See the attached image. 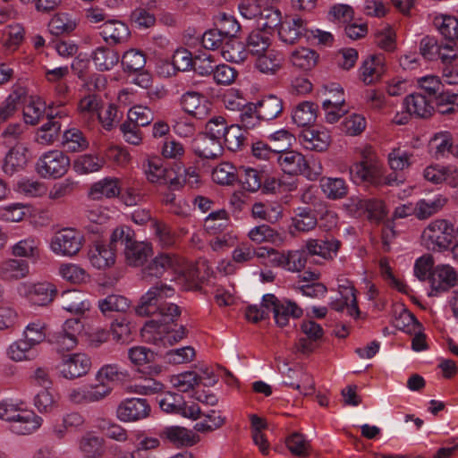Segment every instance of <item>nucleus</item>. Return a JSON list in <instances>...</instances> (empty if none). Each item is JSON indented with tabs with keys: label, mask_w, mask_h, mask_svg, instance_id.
<instances>
[{
	"label": "nucleus",
	"mask_w": 458,
	"mask_h": 458,
	"mask_svg": "<svg viewBox=\"0 0 458 458\" xmlns=\"http://www.w3.org/2000/svg\"><path fill=\"white\" fill-rule=\"evenodd\" d=\"M121 193L119 179L113 177H105L94 182L89 191V196L92 199H101L102 198H114Z\"/></svg>",
	"instance_id": "obj_33"
},
{
	"label": "nucleus",
	"mask_w": 458,
	"mask_h": 458,
	"mask_svg": "<svg viewBox=\"0 0 458 458\" xmlns=\"http://www.w3.org/2000/svg\"><path fill=\"white\" fill-rule=\"evenodd\" d=\"M453 136L449 131L436 133L430 140V148L435 149L436 158H441L449 155Z\"/></svg>",
	"instance_id": "obj_59"
},
{
	"label": "nucleus",
	"mask_w": 458,
	"mask_h": 458,
	"mask_svg": "<svg viewBox=\"0 0 458 458\" xmlns=\"http://www.w3.org/2000/svg\"><path fill=\"white\" fill-rule=\"evenodd\" d=\"M244 44L247 55L250 54L251 55L257 56L270 49L271 39L266 31L254 30L249 34Z\"/></svg>",
	"instance_id": "obj_38"
},
{
	"label": "nucleus",
	"mask_w": 458,
	"mask_h": 458,
	"mask_svg": "<svg viewBox=\"0 0 458 458\" xmlns=\"http://www.w3.org/2000/svg\"><path fill=\"white\" fill-rule=\"evenodd\" d=\"M82 327L80 318L66 319L60 328L49 335L48 341L58 352H69L78 344Z\"/></svg>",
	"instance_id": "obj_7"
},
{
	"label": "nucleus",
	"mask_w": 458,
	"mask_h": 458,
	"mask_svg": "<svg viewBox=\"0 0 458 458\" xmlns=\"http://www.w3.org/2000/svg\"><path fill=\"white\" fill-rule=\"evenodd\" d=\"M457 236L454 225L445 219L431 222L422 232L421 239L425 246L431 250L448 249Z\"/></svg>",
	"instance_id": "obj_4"
},
{
	"label": "nucleus",
	"mask_w": 458,
	"mask_h": 458,
	"mask_svg": "<svg viewBox=\"0 0 458 458\" xmlns=\"http://www.w3.org/2000/svg\"><path fill=\"white\" fill-rule=\"evenodd\" d=\"M411 154L401 148H394L388 154V164L394 172L386 176L387 184L398 185L404 182L403 175L399 174L397 172H402L408 168L411 164Z\"/></svg>",
	"instance_id": "obj_24"
},
{
	"label": "nucleus",
	"mask_w": 458,
	"mask_h": 458,
	"mask_svg": "<svg viewBox=\"0 0 458 458\" xmlns=\"http://www.w3.org/2000/svg\"><path fill=\"white\" fill-rule=\"evenodd\" d=\"M117 243L109 244L95 242L90 247L88 257L90 264L97 269H106L115 263V248Z\"/></svg>",
	"instance_id": "obj_20"
},
{
	"label": "nucleus",
	"mask_w": 458,
	"mask_h": 458,
	"mask_svg": "<svg viewBox=\"0 0 458 458\" xmlns=\"http://www.w3.org/2000/svg\"><path fill=\"white\" fill-rule=\"evenodd\" d=\"M248 135V131L238 124H231L228 126L222 144H225L227 149L233 152L242 150L249 145Z\"/></svg>",
	"instance_id": "obj_37"
},
{
	"label": "nucleus",
	"mask_w": 458,
	"mask_h": 458,
	"mask_svg": "<svg viewBox=\"0 0 458 458\" xmlns=\"http://www.w3.org/2000/svg\"><path fill=\"white\" fill-rule=\"evenodd\" d=\"M192 148L201 159H216L224 153V146L205 133H199L193 140Z\"/></svg>",
	"instance_id": "obj_26"
},
{
	"label": "nucleus",
	"mask_w": 458,
	"mask_h": 458,
	"mask_svg": "<svg viewBox=\"0 0 458 458\" xmlns=\"http://www.w3.org/2000/svg\"><path fill=\"white\" fill-rule=\"evenodd\" d=\"M150 411V405L146 399L127 398L118 405L116 414L121 421L131 422L147 418Z\"/></svg>",
	"instance_id": "obj_16"
},
{
	"label": "nucleus",
	"mask_w": 458,
	"mask_h": 458,
	"mask_svg": "<svg viewBox=\"0 0 458 458\" xmlns=\"http://www.w3.org/2000/svg\"><path fill=\"white\" fill-rule=\"evenodd\" d=\"M104 164V158L98 155L83 154L73 162V169L80 174H87L99 171Z\"/></svg>",
	"instance_id": "obj_51"
},
{
	"label": "nucleus",
	"mask_w": 458,
	"mask_h": 458,
	"mask_svg": "<svg viewBox=\"0 0 458 458\" xmlns=\"http://www.w3.org/2000/svg\"><path fill=\"white\" fill-rule=\"evenodd\" d=\"M242 188L250 192H256L262 187L264 171L249 166L238 168V180Z\"/></svg>",
	"instance_id": "obj_35"
},
{
	"label": "nucleus",
	"mask_w": 458,
	"mask_h": 458,
	"mask_svg": "<svg viewBox=\"0 0 458 458\" xmlns=\"http://www.w3.org/2000/svg\"><path fill=\"white\" fill-rule=\"evenodd\" d=\"M403 109L408 111L415 118H428L434 113V102L427 96L414 92L406 96L403 101Z\"/></svg>",
	"instance_id": "obj_25"
},
{
	"label": "nucleus",
	"mask_w": 458,
	"mask_h": 458,
	"mask_svg": "<svg viewBox=\"0 0 458 458\" xmlns=\"http://www.w3.org/2000/svg\"><path fill=\"white\" fill-rule=\"evenodd\" d=\"M21 293L32 305L46 306L54 300L57 291L53 284L43 282L24 284Z\"/></svg>",
	"instance_id": "obj_21"
},
{
	"label": "nucleus",
	"mask_w": 458,
	"mask_h": 458,
	"mask_svg": "<svg viewBox=\"0 0 458 458\" xmlns=\"http://www.w3.org/2000/svg\"><path fill=\"white\" fill-rule=\"evenodd\" d=\"M127 120L137 126L145 127L154 120V114L148 106H134L129 109Z\"/></svg>",
	"instance_id": "obj_64"
},
{
	"label": "nucleus",
	"mask_w": 458,
	"mask_h": 458,
	"mask_svg": "<svg viewBox=\"0 0 458 458\" xmlns=\"http://www.w3.org/2000/svg\"><path fill=\"white\" fill-rule=\"evenodd\" d=\"M298 140L305 149L323 152L328 148L331 136L325 129L305 128L298 135Z\"/></svg>",
	"instance_id": "obj_22"
},
{
	"label": "nucleus",
	"mask_w": 458,
	"mask_h": 458,
	"mask_svg": "<svg viewBox=\"0 0 458 458\" xmlns=\"http://www.w3.org/2000/svg\"><path fill=\"white\" fill-rule=\"evenodd\" d=\"M277 163L282 171L289 175L303 174L312 179L310 174V166L305 157L295 150L276 151Z\"/></svg>",
	"instance_id": "obj_14"
},
{
	"label": "nucleus",
	"mask_w": 458,
	"mask_h": 458,
	"mask_svg": "<svg viewBox=\"0 0 458 458\" xmlns=\"http://www.w3.org/2000/svg\"><path fill=\"white\" fill-rule=\"evenodd\" d=\"M0 419L11 422V431L17 435H30L42 424V418L27 410L22 402L5 399L0 402Z\"/></svg>",
	"instance_id": "obj_2"
},
{
	"label": "nucleus",
	"mask_w": 458,
	"mask_h": 458,
	"mask_svg": "<svg viewBox=\"0 0 458 458\" xmlns=\"http://www.w3.org/2000/svg\"><path fill=\"white\" fill-rule=\"evenodd\" d=\"M111 242L123 246L125 262L130 267H141L153 253L151 243L136 241L134 231L126 225L114 230Z\"/></svg>",
	"instance_id": "obj_3"
},
{
	"label": "nucleus",
	"mask_w": 458,
	"mask_h": 458,
	"mask_svg": "<svg viewBox=\"0 0 458 458\" xmlns=\"http://www.w3.org/2000/svg\"><path fill=\"white\" fill-rule=\"evenodd\" d=\"M91 367L90 358L82 352L64 355L57 364L59 374L66 379L85 376Z\"/></svg>",
	"instance_id": "obj_11"
},
{
	"label": "nucleus",
	"mask_w": 458,
	"mask_h": 458,
	"mask_svg": "<svg viewBox=\"0 0 458 458\" xmlns=\"http://www.w3.org/2000/svg\"><path fill=\"white\" fill-rule=\"evenodd\" d=\"M447 203V199L438 194L432 199H420L417 205V218L423 220L439 212Z\"/></svg>",
	"instance_id": "obj_49"
},
{
	"label": "nucleus",
	"mask_w": 458,
	"mask_h": 458,
	"mask_svg": "<svg viewBox=\"0 0 458 458\" xmlns=\"http://www.w3.org/2000/svg\"><path fill=\"white\" fill-rule=\"evenodd\" d=\"M71 162L69 157L61 150H49L42 154L36 163V170L43 178L57 179L64 176Z\"/></svg>",
	"instance_id": "obj_6"
},
{
	"label": "nucleus",
	"mask_w": 458,
	"mask_h": 458,
	"mask_svg": "<svg viewBox=\"0 0 458 458\" xmlns=\"http://www.w3.org/2000/svg\"><path fill=\"white\" fill-rule=\"evenodd\" d=\"M157 353L151 349L137 345L128 350V359L140 372L148 376H157L162 372L163 367L155 363Z\"/></svg>",
	"instance_id": "obj_12"
},
{
	"label": "nucleus",
	"mask_w": 458,
	"mask_h": 458,
	"mask_svg": "<svg viewBox=\"0 0 458 458\" xmlns=\"http://www.w3.org/2000/svg\"><path fill=\"white\" fill-rule=\"evenodd\" d=\"M120 61L124 72H138L146 65V55L141 50L131 48L123 53Z\"/></svg>",
	"instance_id": "obj_47"
},
{
	"label": "nucleus",
	"mask_w": 458,
	"mask_h": 458,
	"mask_svg": "<svg viewBox=\"0 0 458 458\" xmlns=\"http://www.w3.org/2000/svg\"><path fill=\"white\" fill-rule=\"evenodd\" d=\"M277 32L280 40L287 45H294L301 38H310L306 22L300 17H290L281 21Z\"/></svg>",
	"instance_id": "obj_17"
},
{
	"label": "nucleus",
	"mask_w": 458,
	"mask_h": 458,
	"mask_svg": "<svg viewBox=\"0 0 458 458\" xmlns=\"http://www.w3.org/2000/svg\"><path fill=\"white\" fill-rule=\"evenodd\" d=\"M452 44L439 42L434 37H424L420 43V53L429 62L440 61L442 64H451L457 60V49Z\"/></svg>",
	"instance_id": "obj_9"
},
{
	"label": "nucleus",
	"mask_w": 458,
	"mask_h": 458,
	"mask_svg": "<svg viewBox=\"0 0 458 458\" xmlns=\"http://www.w3.org/2000/svg\"><path fill=\"white\" fill-rule=\"evenodd\" d=\"M290 59L293 66L303 71H310L317 64L318 55L312 49L301 47L293 51Z\"/></svg>",
	"instance_id": "obj_52"
},
{
	"label": "nucleus",
	"mask_w": 458,
	"mask_h": 458,
	"mask_svg": "<svg viewBox=\"0 0 458 458\" xmlns=\"http://www.w3.org/2000/svg\"><path fill=\"white\" fill-rule=\"evenodd\" d=\"M350 176L356 184L368 183L376 185L380 182L381 171L376 162L362 160L350 167Z\"/></svg>",
	"instance_id": "obj_23"
},
{
	"label": "nucleus",
	"mask_w": 458,
	"mask_h": 458,
	"mask_svg": "<svg viewBox=\"0 0 458 458\" xmlns=\"http://www.w3.org/2000/svg\"><path fill=\"white\" fill-rule=\"evenodd\" d=\"M180 265L178 256L170 252L157 255L143 269L142 278L151 280L161 277L169 269H175Z\"/></svg>",
	"instance_id": "obj_18"
},
{
	"label": "nucleus",
	"mask_w": 458,
	"mask_h": 458,
	"mask_svg": "<svg viewBox=\"0 0 458 458\" xmlns=\"http://www.w3.org/2000/svg\"><path fill=\"white\" fill-rule=\"evenodd\" d=\"M98 29L99 36L109 47L123 44L131 36L129 27L119 20L106 21Z\"/></svg>",
	"instance_id": "obj_19"
},
{
	"label": "nucleus",
	"mask_w": 458,
	"mask_h": 458,
	"mask_svg": "<svg viewBox=\"0 0 458 458\" xmlns=\"http://www.w3.org/2000/svg\"><path fill=\"white\" fill-rule=\"evenodd\" d=\"M182 109L192 117L203 120L211 112L212 103L202 94L196 91H187L180 98Z\"/></svg>",
	"instance_id": "obj_15"
},
{
	"label": "nucleus",
	"mask_w": 458,
	"mask_h": 458,
	"mask_svg": "<svg viewBox=\"0 0 458 458\" xmlns=\"http://www.w3.org/2000/svg\"><path fill=\"white\" fill-rule=\"evenodd\" d=\"M83 234L77 229L66 227L59 230L51 239V250L58 255L72 257L81 249Z\"/></svg>",
	"instance_id": "obj_8"
},
{
	"label": "nucleus",
	"mask_w": 458,
	"mask_h": 458,
	"mask_svg": "<svg viewBox=\"0 0 458 458\" xmlns=\"http://www.w3.org/2000/svg\"><path fill=\"white\" fill-rule=\"evenodd\" d=\"M428 283L429 296H437L458 285V272L450 265L438 264L429 273Z\"/></svg>",
	"instance_id": "obj_10"
},
{
	"label": "nucleus",
	"mask_w": 458,
	"mask_h": 458,
	"mask_svg": "<svg viewBox=\"0 0 458 458\" xmlns=\"http://www.w3.org/2000/svg\"><path fill=\"white\" fill-rule=\"evenodd\" d=\"M435 24L446 40L445 44H452V47L456 48L455 40L458 39V20L454 16L443 15L435 19Z\"/></svg>",
	"instance_id": "obj_45"
},
{
	"label": "nucleus",
	"mask_w": 458,
	"mask_h": 458,
	"mask_svg": "<svg viewBox=\"0 0 458 458\" xmlns=\"http://www.w3.org/2000/svg\"><path fill=\"white\" fill-rule=\"evenodd\" d=\"M418 93L427 96V98L434 102V100L445 93L444 84L438 76L426 75L417 80Z\"/></svg>",
	"instance_id": "obj_40"
},
{
	"label": "nucleus",
	"mask_w": 458,
	"mask_h": 458,
	"mask_svg": "<svg viewBox=\"0 0 458 458\" xmlns=\"http://www.w3.org/2000/svg\"><path fill=\"white\" fill-rule=\"evenodd\" d=\"M174 289L162 282L157 283L141 296L135 312L140 317L154 316L147 321L142 329L143 339L157 346H172L186 337L187 329L175 321L181 315L179 306L165 302V299L174 296Z\"/></svg>",
	"instance_id": "obj_1"
},
{
	"label": "nucleus",
	"mask_w": 458,
	"mask_h": 458,
	"mask_svg": "<svg viewBox=\"0 0 458 458\" xmlns=\"http://www.w3.org/2000/svg\"><path fill=\"white\" fill-rule=\"evenodd\" d=\"M91 58L95 68L99 72L111 71L120 62L117 51L107 46L98 47L92 51Z\"/></svg>",
	"instance_id": "obj_32"
},
{
	"label": "nucleus",
	"mask_w": 458,
	"mask_h": 458,
	"mask_svg": "<svg viewBox=\"0 0 458 458\" xmlns=\"http://www.w3.org/2000/svg\"><path fill=\"white\" fill-rule=\"evenodd\" d=\"M308 254L304 250H291L285 251L284 270L289 272L301 271L307 263Z\"/></svg>",
	"instance_id": "obj_63"
},
{
	"label": "nucleus",
	"mask_w": 458,
	"mask_h": 458,
	"mask_svg": "<svg viewBox=\"0 0 458 458\" xmlns=\"http://www.w3.org/2000/svg\"><path fill=\"white\" fill-rule=\"evenodd\" d=\"M29 273V266L25 260L9 259L0 267V277L5 281L18 280Z\"/></svg>",
	"instance_id": "obj_46"
},
{
	"label": "nucleus",
	"mask_w": 458,
	"mask_h": 458,
	"mask_svg": "<svg viewBox=\"0 0 458 458\" xmlns=\"http://www.w3.org/2000/svg\"><path fill=\"white\" fill-rule=\"evenodd\" d=\"M255 106L259 114V118L264 122H270L278 118L284 111V101L276 95L263 96Z\"/></svg>",
	"instance_id": "obj_28"
},
{
	"label": "nucleus",
	"mask_w": 458,
	"mask_h": 458,
	"mask_svg": "<svg viewBox=\"0 0 458 458\" xmlns=\"http://www.w3.org/2000/svg\"><path fill=\"white\" fill-rule=\"evenodd\" d=\"M317 225L318 219L314 210L310 208H298L292 218L291 227L297 232L307 233L313 230Z\"/></svg>",
	"instance_id": "obj_43"
},
{
	"label": "nucleus",
	"mask_w": 458,
	"mask_h": 458,
	"mask_svg": "<svg viewBox=\"0 0 458 458\" xmlns=\"http://www.w3.org/2000/svg\"><path fill=\"white\" fill-rule=\"evenodd\" d=\"M256 57L255 67L263 73H275L283 61L282 55L275 49H268Z\"/></svg>",
	"instance_id": "obj_44"
},
{
	"label": "nucleus",
	"mask_w": 458,
	"mask_h": 458,
	"mask_svg": "<svg viewBox=\"0 0 458 458\" xmlns=\"http://www.w3.org/2000/svg\"><path fill=\"white\" fill-rule=\"evenodd\" d=\"M263 120L259 118L258 109L253 103H249L244 106L240 112L239 115V126L244 131L253 130L258 127Z\"/></svg>",
	"instance_id": "obj_58"
},
{
	"label": "nucleus",
	"mask_w": 458,
	"mask_h": 458,
	"mask_svg": "<svg viewBox=\"0 0 458 458\" xmlns=\"http://www.w3.org/2000/svg\"><path fill=\"white\" fill-rule=\"evenodd\" d=\"M130 307L127 298L122 295L111 294L98 301V308L104 315L111 312H125Z\"/></svg>",
	"instance_id": "obj_56"
},
{
	"label": "nucleus",
	"mask_w": 458,
	"mask_h": 458,
	"mask_svg": "<svg viewBox=\"0 0 458 458\" xmlns=\"http://www.w3.org/2000/svg\"><path fill=\"white\" fill-rule=\"evenodd\" d=\"M143 170L149 182L162 185L165 183V176L170 169L164 165L161 158L153 157L143 164Z\"/></svg>",
	"instance_id": "obj_41"
},
{
	"label": "nucleus",
	"mask_w": 458,
	"mask_h": 458,
	"mask_svg": "<svg viewBox=\"0 0 458 458\" xmlns=\"http://www.w3.org/2000/svg\"><path fill=\"white\" fill-rule=\"evenodd\" d=\"M151 229L162 248H170L174 245L176 236L171 226L160 220H152Z\"/></svg>",
	"instance_id": "obj_55"
},
{
	"label": "nucleus",
	"mask_w": 458,
	"mask_h": 458,
	"mask_svg": "<svg viewBox=\"0 0 458 458\" xmlns=\"http://www.w3.org/2000/svg\"><path fill=\"white\" fill-rule=\"evenodd\" d=\"M385 72V56L383 55H371L365 60L360 68V76L362 81L372 84L378 81Z\"/></svg>",
	"instance_id": "obj_30"
},
{
	"label": "nucleus",
	"mask_w": 458,
	"mask_h": 458,
	"mask_svg": "<svg viewBox=\"0 0 458 458\" xmlns=\"http://www.w3.org/2000/svg\"><path fill=\"white\" fill-rule=\"evenodd\" d=\"M200 376L195 371H185L178 375H174L171 378V383L179 392H188L199 384Z\"/></svg>",
	"instance_id": "obj_62"
},
{
	"label": "nucleus",
	"mask_w": 458,
	"mask_h": 458,
	"mask_svg": "<svg viewBox=\"0 0 458 458\" xmlns=\"http://www.w3.org/2000/svg\"><path fill=\"white\" fill-rule=\"evenodd\" d=\"M251 214L255 218L274 224L282 217V206L277 203L256 202L251 207Z\"/></svg>",
	"instance_id": "obj_48"
},
{
	"label": "nucleus",
	"mask_w": 458,
	"mask_h": 458,
	"mask_svg": "<svg viewBox=\"0 0 458 458\" xmlns=\"http://www.w3.org/2000/svg\"><path fill=\"white\" fill-rule=\"evenodd\" d=\"M62 145L68 152H82L89 146L85 133L79 128H70L64 131Z\"/></svg>",
	"instance_id": "obj_36"
},
{
	"label": "nucleus",
	"mask_w": 458,
	"mask_h": 458,
	"mask_svg": "<svg viewBox=\"0 0 458 458\" xmlns=\"http://www.w3.org/2000/svg\"><path fill=\"white\" fill-rule=\"evenodd\" d=\"M104 444L103 437L88 432L80 439L79 448L82 453L88 454L87 456H96L102 454Z\"/></svg>",
	"instance_id": "obj_57"
},
{
	"label": "nucleus",
	"mask_w": 458,
	"mask_h": 458,
	"mask_svg": "<svg viewBox=\"0 0 458 458\" xmlns=\"http://www.w3.org/2000/svg\"><path fill=\"white\" fill-rule=\"evenodd\" d=\"M212 179L220 185H231L238 180V168L231 163L219 164L212 172Z\"/></svg>",
	"instance_id": "obj_54"
},
{
	"label": "nucleus",
	"mask_w": 458,
	"mask_h": 458,
	"mask_svg": "<svg viewBox=\"0 0 458 458\" xmlns=\"http://www.w3.org/2000/svg\"><path fill=\"white\" fill-rule=\"evenodd\" d=\"M222 56L228 62L240 64L247 59L245 44L238 38L225 39L222 48Z\"/></svg>",
	"instance_id": "obj_42"
},
{
	"label": "nucleus",
	"mask_w": 458,
	"mask_h": 458,
	"mask_svg": "<svg viewBox=\"0 0 458 458\" xmlns=\"http://www.w3.org/2000/svg\"><path fill=\"white\" fill-rule=\"evenodd\" d=\"M318 106L310 101L298 104L292 111L293 122L299 127L310 128L316 122Z\"/></svg>",
	"instance_id": "obj_34"
},
{
	"label": "nucleus",
	"mask_w": 458,
	"mask_h": 458,
	"mask_svg": "<svg viewBox=\"0 0 458 458\" xmlns=\"http://www.w3.org/2000/svg\"><path fill=\"white\" fill-rule=\"evenodd\" d=\"M342 242L334 238L310 239L306 242V249L310 255H317L325 259H333L336 257Z\"/></svg>",
	"instance_id": "obj_27"
},
{
	"label": "nucleus",
	"mask_w": 458,
	"mask_h": 458,
	"mask_svg": "<svg viewBox=\"0 0 458 458\" xmlns=\"http://www.w3.org/2000/svg\"><path fill=\"white\" fill-rule=\"evenodd\" d=\"M160 439L174 446H191L195 444L192 432L180 426L165 427L158 432Z\"/></svg>",
	"instance_id": "obj_29"
},
{
	"label": "nucleus",
	"mask_w": 458,
	"mask_h": 458,
	"mask_svg": "<svg viewBox=\"0 0 458 458\" xmlns=\"http://www.w3.org/2000/svg\"><path fill=\"white\" fill-rule=\"evenodd\" d=\"M27 148L21 144H15L6 154L2 169L7 175H13L24 168L27 164Z\"/></svg>",
	"instance_id": "obj_31"
},
{
	"label": "nucleus",
	"mask_w": 458,
	"mask_h": 458,
	"mask_svg": "<svg viewBox=\"0 0 458 458\" xmlns=\"http://www.w3.org/2000/svg\"><path fill=\"white\" fill-rule=\"evenodd\" d=\"M33 348L27 341L21 339L9 346L7 353L9 358L15 361L31 360L35 357Z\"/></svg>",
	"instance_id": "obj_61"
},
{
	"label": "nucleus",
	"mask_w": 458,
	"mask_h": 458,
	"mask_svg": "<svg viewBox=\"0 0 458 458\" xmlns=\"http://www.w3.org/2000/svg\"><path fill=\"white\" fill-rule=\"evenodd\" d=\"M77 26L72 16L66 13H57L53 16L48 23V30L51 34L59 36L70 34Z\"/></svg>",
	"instance_id": "obj_50"
},
{
	"label": "nucleus",
	"mask_w": 458,
	"mask_h": 458,
	"mask_svg": "<svg viewBox=\"0 0 458 458\" xmlns=\"http://www.w3.org/2000/svg\"><path fill=\"white\" fill-rule=\"evenodd\" d=\"M356 208L366 214L370 221L379 222L386 216L385 203L378 199H360L356 203Z\"/></svg>",
	"instance_id": "obj_39"
},
{
	"label": "nucleus",
	"mask_w": 458,
	"mask_h": 458,
	"mask_svg": "<svg viewBox=\"0 0 458 458\" xmlns=\"http://www.w3.org/2000/svg\"><path fill=\"white\" fill-rule=\"evenodd\" d=\"M263 305L273 313L276 324L284 327L288 325L290 318H300L302 314V309L293 301L287 299H278L275 294L267 293L262 297Z\"/></svg>",
	"instance_id": "obj_5"
},
{
	"label": "nucleus",
	"mask_w": 458,
	"mask_h": 458,
	"mask_svg": "<svg viewBox=\"0 0 458 458\" xmlns=\"http://www.w3.org/2000/svg\"><path fill=\"white\" fill-rule=\"evenodd\" d=\"M458 94L446 90L434 100V110L441 114H458Z\"/></svg>",
	"instance_id": "obj_60"
},
{
	"label": "nucleus",
	"mask_w": 458,
	"mask_h": 458,
	"mask_svg": "<svg viewBox=\"0 0 458 458\" xmlns=\"http://www.w3.org/2000/svg\"><path fill=\"white\" fill-rule=\"evenodd\" d=\"M320 187L323 193L330 199H339L346 196L348 187L342 178H322Z\"/></svg>",
	"instance_id": "obj_53"
},
{
	"label": "nucleus",
	"mask_w": 458,
	"mask_h": 458,
	"mask_svg": "<svg viewBox=\"0 0 458 458\" xmlns=\"http://www.w3.org/2000/svg\"><path fill=\"white\" fill-rule=\"evenodd\" d=\"M66 116V111L63 109L56 110L49 106L47 112V121L38 129L36 141L41 145L53 144L60 135L62 128L60 118Z\"/></svg>",
	"instance_id": "obj_13"
}]
</instances>
